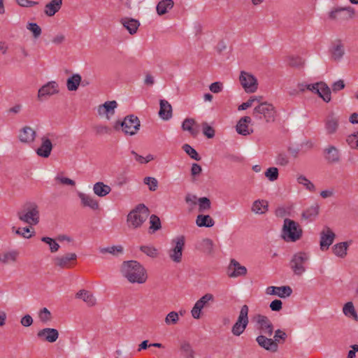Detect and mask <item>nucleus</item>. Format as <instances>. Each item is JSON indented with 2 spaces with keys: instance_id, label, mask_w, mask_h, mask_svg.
<instances>
[{
  "instance_id": "1a4fd4ad",
  "label": "nucleus",
  "mask_w": 358,
  "mask_h": 358,
  "mask_svg": "<svg viewBox=\"0 0 358 358\" xmlns=\"http://www.w3.org/2000/svg\"><path fill=\"white\" fill-rule=\"evenodd\" d=\"M307 90L318 94L324 101L329 103L331 99V90L324 82H319L315 84L306 85Z\"/></svg>"
},
{
  "instance_id": "f8f14e48",
  "label": "nucleus",
  "mask_w": 358,
  "mask_h": 358,
  "mask_svg": "<svg viewBox=\"0 0 358 358\" xmlns=\"http://www.w3.org/2000/svg\"><path fill=\"white\" fill-rule=\"evenodd\" d=\"M185 241V238L184 236H178L172 241L175 246L169 251V257L171 259L176 263H180L182 261Z\"/></svg>"
},
{
  "instance_id": "ea45409f",
  "label": "nucleus",
  "mask_w": 358,
  "mask_h": 358,
  "mask_svg": "<svg viewBox=\"0 0 358 358\" xmlns=\"http://www.w3.org/2000/svg\"><path fill=\"white\" fill-rule=\"evenodd\" d=\"M320 206L318 203H315L310 208H307L305 211L303 212L301 216L302 218L305 220H312L319 214Z\"/></svg>"
},
{
  "instance_id": "a211bd4d",
  "label": "nucleus",
  "mask_w": 358,
  "mask_h": 358,
  "mask_svg": "<svg viewBox=\"0 0 358 358\" xmlns=\"http://www.w3.org/2000/svg\"><path fill=\"white\" fill-rule=\"evenodd\" d=\"M258 345L262 348L271 352H275L278 350V344L276 341L264 335H259L256 338Z\"/></svg>"
},
{
  "instance_id": "c85d7f7f",
  "label": "nucleus",
  "mask_w": 358,
  "mask_h": 358,
  "mask_svg": "<svg viewBox=\"0 0 358 358\" xmlns=\"http://www.w3.org/2000/svg\"><path fill=\"white\" fill-rule=\"evenodd\" d=\"M63 0H51L45 6L44 13L47 16L52 17L57 13L62 5Z\"/></svg>"
},
{
  "instance_id": "13d9d810",
  "label": "nucleus",
  "mask_w": 358,
  "mask_h": 358,
  "mask_svg": "<svg viewBox=\"0 0 358 358\" xmlns=\"http://www.w3.org/2000/svg\"><path fill=\"white\" fill-rule=\"evenodd\" d=\"M278 169L275 167H270L265 172V176L272 182L278 178Z\"/></svg>"
},
{
  "instance_id": "052dcab7",
  "label": "nucleus",
  "mask_w": 358,
  "mask_h": 358,
  "mask_svg": "<svg viewBox=\"0 0 358 358\" xmlns=\"http://www.w3.org/2000/svg\"><path fill=\"white\" fill-rule=\"evenodd\" d=\"M41 241L50 246V250L52 252H57L59 248V245L52 238L50 237H43Z\"/></svg>"
},
{
  "instance_id": "5fc2aeb1",
  "label": "nucleus",
  "mask_w": 358,
  "mask_h": 358,
  "mask_svg": "<svg viewBox=\"0 0 358 358\" xmlns=\"http://www.w3.org/2000/svg\"><path fill=\"white\" fill-rule=\"evenodd\" d=\"M99 251L101 254L110 253L113 255H115L116 252L122 253L123 252V248L121 245L112 246L108 248H101L99 249Z\"/></svg>"
},
{
  "instance_id": "9d476101",
  "label": "nucleus",
  "mask_w": 358,
  "mask_h": 358,
  "mask_svg": "<svg viewBox=\"0 0 358 358\" xmlns=\"http://www.w3.org/2000/svg\"><path fill=\"white\" fill-rule=\"evenodd\" d=\"M252 320L257 322V329L260 331L261 335L272 336L273 325L266 316L257 314Z\"/></svg>"
},
{
  "instance_id": "ddd939ff",
  "label": "nucleus",
  "mask_w": 358,
  "mask_h": 358,
  "mask_svg": "<svg viewBox=\"0 0 358 358\" xmlns=\"http://www.w3.org/2000/svg\"><path fill=\"white\" fill-rule=\"evenodd\" d=\"M320 235V250L322 251L327 250L329 246L333 243L336 238V234L329 227H324Z\"/></svg>"
},
{
  "instance_id": "bf43d9fd",
  "label": "nucleus",
  "mask_w": 358,
  "mask_h": 358,
  "mask_svg": "<svg viewBox=\"0 0 358 358\" xmlns=\"http://www.w3.org/2000/svg\"><path fill=\"white\" fill-rule=\"evenodd\" d=\"M201 127L203 133L207 138H212L215 136V129L211 126L208 125L206 122H202Z\"/></svg>"
},
{
  "instance_id": "c03bdc74",
  "label": "nucleus",
  "mask_w": 358,
  "mask_h": 358,
  "mask_svg": "<svg viewBox=\"0 0 358 358\" xmlns=\"http://www.w3.org/2000/svg\"><path fill=\"white\" fill-rule=\"evenodd\" d=\"M180 350L183 353V355L187 358H194V351L192 345L187 341H182L180 345Z\"/></svg>"
},
{
  "instance_id": "20e7f679",
  "label": "nucleus",
  "mask_w": 358,
  "mask_h": 358,
  "mask_svg": "<svg viewBox=\"0 0 358 358\" xmlns=\"http://www.w3.org/2000/svg\"><path fill=\"white\" fill-rule=\"evenodd\" d=\"M252 115L258 119H264L266 122H273L275 120L277 111L274 106L267 101L261 102L254 108Z\"/></svg>"
},
{
  "instance_id": "9b49d317",
  "label": "nucleus",
  "mask_w": 358,
  "mask_h": 358,
  "mask_svg": "<svg viewBox=\"0 0 358 358\" xmlns=\"http://www.w3.org/2000/svg\"><path fill=\"white\" fill-rule=\"evenodd\" d=\"M239 80L247 93H253L257 91L258 83L257 78L253 75L245 71H241Z\"/></svg>"
},
{
  "instance_id": "3c124183",
  "label": "nucleus",
  "mask_w": 358,
  "mask_h": 358,
  "mask_svg": "<svg viewBox=\"0 0 358 358\" xmlns=\"http://www.w3.org/2000/svg\"><path fill=\"white\" fill-rule=\"evenodd\" d=\"M179 321V315L177 312L171 311L166 316L164 322L167 325H174Z\"/></svg>"
},
{
  "instance_id": "c756f323",
  "label": "nucleus",
  "mask_w": 358,
  "mask_h": 358,
  "mask_svg": "<svg viewBox=\"0 0 358 358\" xmlns=\"http://www.w3.org/2000/svg\"><path fill=\"white\" fill-rule=\"evenodd\" d=\"M76 298L81 299L88 306H93L96 304V299L94 295L89 291L81 289L76 294Z\"/></svg>"
},
{
  "instance_id": "e2e57ef3",
  "label": "nucleus",
  "mask_w": 358,
  "mask_h": 358,
  "mask_svg": "<svg viewBox=\"0 0 358 358\" xmlns=\"http://www.w3.org/2000/svg\"><path fill=\"white\" fill-rule=\"evenodd\" d=\"M346 141L351 148L358 149V134L357 132L349 135L347 137Z\"/></svg>"
},
{
  "instance_id": "09e8293b",
  "label": "nucleus",
  "mask_w": 358,
  "mask_h": 358,
  "mask_svg": "<svg viewBox=\"0 0 358 358\" xmlns=\"http://www.w3.org/2000/svg\"><path fill=\"white\" fill-rule=\"evenodd\" d=\"M140 250L152 258H155L158 256V250L153 246L141 245Z\"/></svg>"
},
{
  "instance_id": "72a5a7b5",
  "label": "nucleus",
  "mask_w": 358,
  "mask_h": 358,
  "mask_svg": "<svg viewBox=\"0 0 358 358\" xmlns=\"http://www.w3.org/2000/svg\"><path fill=\"white\" fill-rule=\"evenodd\" d=\"M93 191L96 195L103 197L111 192V188L103 182H97L94 185Z\"/></svg>"
},
{
  "instance_id": "37998d69",
  "label": "nucleus",
  "mask_w": 358,
  "mask_h": 358,
  "mask_svg": "<svg viewBox=\"0 0 358 358\" xmlns=\"http://www.w3.org/2000/svg\"><path fill=\"white\" fill-rule=\"evenodd\" d=\"M343 312L347 317H352L355 321H358V315L352 302H347L343 306Z\"/></svg>"
},
{
  "instance_id": "2f4dec72",
  "label": "nucleus",
  "mask_w": 358,
  "mask_h": 358,
  "mask_svg": "<svg viewBox=\"0 0 358 358\" xmlns=\"http://www.w3.org/2000/svg\"><path fill=\"white\" fill-rule=\"evenodd\" d=\"M268 203L266 200H256L252 206V211L256 214H264L268 211Z\"/></svg>"
},
{
  "instance_id": "6e6552de",
  "label": "nucleus",
  "mask_w": 358,
  "mask_h": 358,
  "mask_svg": "<svg viewBox=\"0 0 358 358\" xmlns=\"http://www.w3.org/2000/svg\"><path fill=\"white\" fill-rule=\"evenodd\" d=\"M248 306L243 305L238 317L237 321L231 329V332L234 336H238L243 333L248 324Z\"/></svg>"
},
{
  "instance_id": "b1692460",
  "label": "nucleus",
  "mask_w": 358,
  "mask_h": 358,
  "mask_svg": "<svg viewBox=\"0 0 358 358\" xmlns=\"http://www.w3.org/2000/svg\"><path fill=\"white\" fill-rule=\"evenodd\" d=\"M78 196L80 198L81 205L83 207H88L93 210H96L99 208V202L90 195L83 192H78Z\"/></svg>"
},
{
  "instance_id": "f3484780",
  "label": "nucleus",
  "mask_w": 358,
  "mask_h": 358,
  "mask_svg": "<svg viewBox=\"0 0 358 358\" xmlns=\"http://www.w3.org/2000/svg\"><path fill=\"white\" fill-rule=\"evenodd\" d=\"M338 117L334 113H330L324 120V127L327 134L329 135L335 134L338 129Z\"/></svg>"
},
{
  "instance_id": "dca6fc26",
  "label": "nucleus",
  "mask_w": 358,
  "mask_h": 358,
  "mask_svg": "<svg viewBox=\"0 0 358 358\" xmlns=\"http://www.w3.org/2000/svg\"><path fill=\"white\" fill-rule=\"evenodd\" d=\"M354 15V9L351 7L338 8L329 13V17L333 20H348L352 18Z\"/></svg>"
},
{
  "instance_id": "338daca9",
  "label": "nucleus",
  "mask_w": 358,
  "mask_h": 358,
  "mask_svg": "<svg viewBox=\"0 0 358 358\" xmlns=\"http://www.w3.org/2000/svg\"><path fill=\"white\" fill-rule=\"evenodd\" d=\"M213 300V296L211 294H206L196 303L198 304L201 308H203L209 301Z\"/></svg>"
},
{
  "instance_id": "49530a36",
  "label": "nucleus",
  "mask_w": 358,
  "mask_h": 358,
  "mask_svg": "<svg viewBox=\"0 0 358 358\" xmlns=\"http://www.w3.org/2000/svg\"><path fill=\"white\" fill-rule=\"evenodd\" d=\"M296 180L299 184L303 185L310 192L315 191V185L306 176L300 175Z\"/></svg>"
},
{
  "instance_id": "4d7b16f0",
  "label": "nucleus",
  "mask_w": 358,
  "mask_h": 358,
  "mask_svg": "<svg viewBox=\"0 0 358 358\" xmlns=\"http://www.w3.org/2000/svg\"><path fill=\"white\" fill-rule=\"evenodd\" d=\"M289 65L293 67H300L304 64V59L299 56H290L288 57Z\"/></svg>"
},
{
  "instance_id": "412c9836",
  "label": "nucleus",
  "mask_w": 358,
  "mask_h": 358,
  "mask_svg": "<svg viewBox=\"0 0 358 358\" xmlns=\"http://www.w3.org/2000/svg\"><path fill=\"white\" fill-rule=\"evenodd\" d=\"M247 273V268L241 266L239 262L232 259L228 267V275L230 278H236L238 276L245 275Z\"/></svg>"
},
{
  "instance_id": "4be33fe9",
  "label": "nucleus",
  "mask_w": 358,
  "mask_h": 358,
  "mask_svg": "<svg viewBox=\"0 0 358 358\" xmlns=\"http://www.w3.org/2000/svg\"><path fill=\"white\" fill-rule=\"evenodd\" d=\"M52 148L53 146L50 139L46 136H43L41 138V144L36 152L38 156L48 158L50 155Z\"/></svg>"
},
{
  "instance_id": "e433bc0d",
  "label": "nucleus",
  "mask_w": 358,
  "mask_h": 358,
  "mask_svg": "<svg viewBox=\"0 0 358 358\" xmlns=\"http://www.w3.org/2000/svg\"><path fill=\"white\" fill-rule=\"evenodd\" d=\"M174 5L173 0H162L160 1L156 7L157 13L159 15L166 14L169 10H171Z\"/></svg>"
},
{
  "instance_id": "69168bd1",
  "label": "nucleus",
  "mask_w": 358,
  "mask_h": 358,
  "mask_svg": "<svg viewBox=\"0 0 358 358\" xmlns=\"http://www.w3.org/2000/svg\"><path fill=\"white\" fill-rule=\"evenodd\" d=\"M55 181H57L59 184L64 185H71L75 186L76 182L69 178L62 177L60 175H57L55 178Z\"/></svg>"
},
{
  "instance_id": "a878e982",
  "label": "nucleus",
  "mask_w": 358,
  "mask_h": 358,
  "mask_svg": "<svg viewBox=\"0 0 358 358\" xmlns=\"http://www.w3.org/2000/svg\"><path fill=\"white\" fill-rule=\"evenodd\" d=\"M251 122V117L244 116L241 117L236 124V131L238 134L247 136L253 132V130L248 128V124Z\"/></svg>"
},
{
  "instance_id": "c9c22d12",
  "label": "nucleus",
  "mask_w": 358,
  "mask_h": 358,
  "mask_svg": "<svg viewBox=\"0 0 358 358\" xmlns=\"http://www.w3.org/2000/svg\"><path fill=\"white\" fill-rule=\"evenodd\" d=\"M196 124V121L193 118H186L182 124V129L183 131H187L193 137H196L199 130V129L194 128L193 126Z\"/></svg>"
},
{
  "instance_id": "0eeeda50",
  "label": "nucleus",
  "mask_w": 358,
  "mask_h": 358,
  "mask_svg": "<svg viewBox=\"0 0 358 358\" xmlns=\"http://www.w3.org/2000/svg\"><path fill=\"white\" fill-rule=\"evenodd\" d=\"M309 255L303 252L295 253L289 262L290 268L296 275H301L306 271L305 264L308 261Z\"/></svg>"
},
{
  "instance_id": "79ce46f5",
  "label": "nucleus",
  "mask_w": 358,
  "mask_h": 358,
  "mask_svg": "<svg viewBox=\"0 0 358 358\" xmlns=\"http://www.w3.org/2000/svg\"><path fill=\"white\" fill-rule=\"evenodd\" d=\"M345 54L344 47L341 41L335 45L331 50L332 59L335 61H339Z\"/></svg>"
},
{
  "instance_id": "4c0bfd02",
  "label": "nucleus",
  "mask_w": 358,
  "mask_h": 358,
  "mask_svg": "<svg viewBox=\"0 0 358 358\" xmlns=\"http://www.w3.org/2000/svg\"><path fill=\"white\" fill-rule=\"evenodd\" d=\"M196 224L199 227H212L215 224L214 220L208 215H199Z\"/></svg>"
},
{
  "instance_id": "cd10ccee",
  "label": "nucleus",
  "mask_w": 358,
  "mask_h": 358,
  "mask_svg": "<svg viewBox=\"0 0 358 358\" xmlns=\"http://www.w3.org/2000/svg\"><path fill=\"white\" fill-rule=\"evenodd\" d=\"M159 116L164 120H168L172 117V106L168 101L161 99L159 101Z\"/></svg>"
},
{
  "instance_id": "a19ab883",
  "label": "nucleus",
  "mask_w": 358,
  "mask_h": 358,
  "mask_svg": "<svg viewBox=\"0 0 358 358\" xmlns=\"http://www.w3.org/2000/svg\"><path fill=\"white\" fill-rule=\"evenodd\" d=\"M199 249L206 255L213 253V242L210 238H204L199 243Z\"/></svg>"
},
{
  "instance_id": "f257e3e1",
  "label": "nucleus",
  "mask_w": 358,
  "mask_h": 358,
  "mask_svg": "<svg viewBox=\"0 0 358 358\" xmlns=\"http://www.w3.org/2000/svg\"><path fill=\"white\" fill-rule=\"evenodd\" d=\"M121 272L131 283L143 284L146 282L148 275L145 268L137 261H125L122 263Z\"/></svg>"
},
{
  "instance_id": "0e129e2a",
  "label": "nucleus",
  "mask_w": 358,
  "mask_h": 358,
  "mask_svg": "<svg viewBox=\"0 0 358 358\" xmlns=\"http://www.w3.org/2000/svg\"><path fill=\"white\" fill-rule=\"evenodd\" d=\"M94 130L97 135L110 134L111 129L106 125L99 124L94 127Z\"/></svg>"
},
{
  "instance_id": "f03ea898",
  "label": "nucleus",
  "mask_w": 358,
  "mask_h": 358,
  "mask_svg": "<svg viewBox=\"0 0 358 358\" xmlns=\"http://www.w3.org/2000/svg\"><path fill=\"white\" fill-rule=\"evenodd\" d=\"M149 214L150 210L144 204L137 205L127 215V221L129 227L132 229L139 228L148 219Z\"/></svg>"
},
{
  "instance_id": "de8ad7c7",
  "label": "nucleus",
  "mask_w": 358,
  "mask_h": 358,
  "mask_svg": "<svg viewBox=\"0 0 358 358\" xmlns=\"http://www.w3.org/2000/svg\"><path fill=\"white\" fill-rule=\"evenodd\" d=\"M182 150L193 159L196 161L201 160V157L194 148L189 144H184L182 147Z\"/></svg>"
},
{
  "instance_id": "603ef678",
  "label": "nucleus",
  "mask_w": 358,
  "mask_h": 358,
  "mask_svg": "<svg viewBox=\"0 0 358 358\" xmlns=\"http://www.w3.org/2000/svg\"><path fill=\"white\" fill-rule=\"evenodd\" d=\"M27 29L29 30L32 34L34 38H38L41 33V28L34 22H29L27 24Z\"/></svg>"
},
{
  "instance_id": "680f3d73",
  "label": "nucleus",
  "mask_w": 358,
  "mask_h": 358,
  "mask_svg": "<svg viewBox=\"0 0 358 358\" xmlns=\"http://www.w3.org/2000/svg\"><path fill=\"white\" fill-rule=\"evenodd\" d=\"M143 182L145 185L149 186V189L150 191H155L158 187V182L155 178L145 177L143 179Z\"/></svg>"
},
{
  "instance_id": "473e14b6",
  "label": "nucleus",
  "mask_w": 358,
  "mask_h": 358,
  "mask_svg": "<svg viewBox=\"0 0 358 358\" xmlns=\"http://www.w3.org/2000/svg\"><path fill=\"white\" fill-rule=\"evenodd\" d=\"M82 81V77L78 73H74L66 80V87L69 91H76Z\"/></svg>"
},
{
  "instance_id": "a18cd8bd",
  "label": "nucleus",
  "mask_w": 358,
  "mask_h": 358,
  "mask_svg": "<svg viewBox=\"0 0 358 358\" xmlns=\"http://www.w3.org/2000/svg\"><path fill=\"white\" fill-rule=\"evenodd\" d=\"M150 232L154 233L162 228L161 221L159 217L156 215H152L150 217Z\"/></svg>"
},
{
  "instance_id": "8fccbe9b",
  "label": "nucleus",
  "mask_w": 358,
  "mask_h": 358,
  "mask_svg": "<svg viewBox=\"0 0 358 358\" xmlns=\"http://www.w3.org/2000/svg\"><path fill=\"white\" fill-rule=\"evenodd\" d=\"M31 229H32L31 227L18 229H16L15 227H13L12 231L19 236H22L23 238H29L33 236V234H30Z\"/></svg>"
},
{
  "instance_id": "6e6d98bb",
  "label": "nucleus",
  "mask_w": 358,
  "mask_h": 358,
  "mask_svg": "<svg viewBox=\"0 0 358 358\" xmlns=\"http://www.w3.org/2000/svg\"><path fill=\"white\" fill-rule=\"evenodd\" d=\"M38 317L42 322L47 323L52 320V315L47 308H43L39 311Z\"/></svg>"
},
{
  "instance_id": "6ab92c4d",
  "label": "nucleus",
  "mask_w": 358,
  "mask_h": 358,
  "mask_svg": "<svg viewBox=\"0 0 358 358\" xmlns=\"http://www.w3.org/2000/svg\"><path fill=\"white\" fill-rule=\"evenodd\" d=\"M117 106V103L115 101H106L103 104L98 106V114L100 116L106 115V119L110 120V117L114 115Z\"/></svg>"
},
{
  "instance_id": "f704fd0d",
  "label": "nucleus",
  "mask_w": 358,
  "mask_h": 358,
  "mask_svg": "<svg viewBox=\"0 0 358 358\" xmlns=\"http://www.w3.org/2000/svg\"><path fill=\"white\" fill-rule=\"evenodd\" d=\"M18 255V252L15 250L6 252L3 254L0 253V263L5 265L15 263L17 261Z\"/></svg>"
},
{
  "instance_id": "58836bf2",
  "label": "nucleus",
  "mask_w": 358,
  "mask_h": 358,
  "mask_svg": "<svg viewBox=\"0 0 358 358\" xmlns=\"http://www.w3.org/2000/svg\"><path fill=\"white\" fill-rule=\"evenodd\" d=\"M348 242H341L334 245L332 248L333 252L338 257L344 258L347 255L348 248Z\"/></svg>"
},
{
  "instance_id": "bb28decb",
  "label": "nucleus",
  "mask_w": 358,
  "mask_h": 358,
  "mask_svg": "<svg viewBox=\"0 0 358 358\" xmlns=\"http://www.w3.org/2000/svg\"><path fill=\"white\" fill-rule=\"evenodd\" d=\"M325 159L331 164L337 163L340 161V152L334 145H329L324 150Z\"/></svg>"
},
{
  "instance_id": "393cba45",
  "label": "nucleus",
  "mask_w": 358,
  "mask_h": 358,
  "mask_svg": "<svg viewBox=\"0 0 358 358\" xmlns=\"http://www.w3.org/2000/svg\"><path fill=\"white\" fill-rule=\"evenodd\" d=\"M36 135V131L31 127L25 126L20 131L19 140L22 143H32L35 140Z\"/></svg>"
},
{
  "instance_id": "5701e85b",
  "label": "nucleus",
  "mask_w": 358,
  "mask_h": 358,
  "mask_svg": "<svg viewBox=\"0 0 358 358\" xmlns=\"http://www.w3.org/2000/svg\"><path fill=\"white\" fill-rule=\"evenodd\" d=\"M266 293L271 295H277L280 298H286L292 294V289L289 286H271L267 288Z\"/></svg>"
},
{
  "instance_id": "7ed1b4c3",
  "label": "nucleus",
  "mask_w": 358,
  "mask_h": 358,
  "mask_svg": "<svg viewBox=\"0 0 358 358\" xmlns=\"http://www.w3.org/2000/svg\"><path fill=\"white\" fill-rule=\"evenodd\" d=\"M302 229L295 221L289 218L284 220L281 236L287 242H296L302 236Z\"/></svg>"
},
{
  "instance_id": "423d86ee",
  "label": "nucleus",
  "mask_w": 358,
  "mask_h": 358,
  "mask_svg": "<svg viewBox=\"0 0 358 358\" xmlns=\"http://www.w3.org/2000/svg\"><path fill=\"white\" fill-rule=\"evenodd\" d=\"M18 218L30 225H36L39 222V211L35 203L30 204L17 213Z\"/></svg>"
},
{
  "instance_id": "39448f33",
  "label": "nucleus",
  "mask_w": 358,
  "mask_h": 358,
  "mask_svg": "<svg viewBox=\"0 0 358 358\" xmlns=\"http://www.w3.org/2000/svg\"><path fill=\"white\" fill-rule=\"evenodd\" d=\"M141 123L137 116L129 115L126 116L123 121H117L115 123L114 129L115 130L122 129L125 134L130 136L135 135L140 129Z\"/></svg>"
},
{
  "instance_id": "4468645a",
  "label": "nucleus",
  "mask_w": 358,
  "mask_h": 358,
  "mask_svg": "<svg viewBox=\"0 0 358 358\" xmlns=\"http://www.w3.org/2000/svg\"><path fill=\"white\" fill-rule=\"evenodd\" d=\"M77 255L76 253H66L54 259V264L61 268H69L76 264Z\"/></svg>"
},
{
  "instance_id": "aec40b11",
  "label": "nucleus",
  "mask_w": 358,
  "mask_h": 358,
  "mask_svg": "<svg viewBox=\"0 0 358 358\" xmlns=\"http://www.w3.org/2000/svg\"><path fill=\"white\" fill-rule=\"evenodd\" d=\"M59 85L55 81H50L38 90V97L41 99L45 96H51L59 93Z\"/></svg>"
},
{
  "instance_id": "864d4df0",
  "label": "nucleus",
  "mask_w": 358,
  "mask_h": 358,
  "mask_svg": "<svg viewBox=\"0 0 358 358\" xmlns=\"http://www.w3.org/2000/svg\"><path fill=\"white\" fill-rule=\"evenodd\" d=\"M199 211L203 212L211 207L210 200L207 197H201L198 199Z\"/></svg>"
},
{
  "instance_id": "7c9ffc66",
  "label": "nucleus",
  "mask_w": 358,
  "mask_h": 358,
  "mask_svg": "<svg viewBox=\"0 0 358 358\" xmlns=\"http://www.w3.org/2000/svg\"><path fill=\"white\" fill-rule=\"evenodd\" d=\"M121 22L124 27H125L129 31L130 34H134L136 33L137 29L140 25L139 22L133 18H122L121 20Z\"/></svg>"
},
{
  "instance_id": "2eb2a0df",
  "label": "nucleus",
  "mask_w": 358,
  "mask_h": 358,
  "mask_svg": "<svg viewBox=\"0 0 358 358\" xmlns=\"http://www.w3.org/2000/svg\"><path fill=\"white\" fill-rule=\"evenodd\" d=\"M37 338L43 342L54 343L59 338V331L53 328H45L36 334Z\"/></svg>"
},
{
  "instance_id": "774afa93",
  "label": "nucleus",
  "mask_w": 358,
  "mask_h": 358,
  "mask_svg": "<svg viewBox=\"0 0 358 358\" xmlns=\"http://www.w3.org/2000/svg\"><path fill=\"white\" fill-rule=\"evenodd\" d=\"M286 338L287 334L285 331L280 329H278L275 331L273 341H276L277 343L280 342V340H282L284 342L286 340Z\"/></svg>"
}]
</instances>
